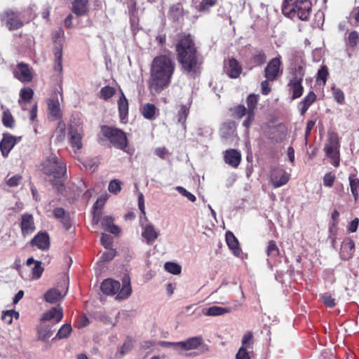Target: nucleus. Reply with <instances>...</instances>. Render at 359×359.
I'll return each mask as SVG.
<instances>
[{
    "mask_svg": "<svg viewBox=\"0 0 359 359\" xmlns=\"http://www.w3.org/2000/svg\"><path fill=\"white\" fill-rule=\"evenodd\" d=\"M231 111H232L233 116L239 119L243 118L244 116H246L248 112L247 108L242 104H239L234 107L233 108H231Z\"/></svg>",
    "mask_w": 359,
    "mask_h": 359,
    "instance_id": "36",
    "label": "nucleus"
},
{
    "mask_svg": "<svg viewBox=\"0 0 359 359\" xmlns=\"http://www.w3.org/2000/svg\"><path fill=\"white\" fill-rule=\"evenodd\" d=\"M43 271V268L41 266V262L40 261H36L34 268L32 269V278L34 279L40 278Z\"/></svg>",
    "mask_w": 359,
    "mask_h": 359,
    "instance_id": "47",
    "label": "nucleus"
},
{
    "mask_svg": "<svg viewBox=\"0 0 359 359\" xmlns=\"http://www.w3.org/2000/svg\"><path fill=\"white\" fill-rule=\"evenodd\" d=\"M335 180V175L331 172L327 173L323 177V184L325 187H331Z\"/></svg>",
    "mask_w": 359,
    "mask_h": 359,
    "instance_id": "56",
    "label": "nucleus"
},
{
    "mask_svg": "<svg viewBox=\"0 0 359 359\" xmlns=\"http://www.w3.org/2000/svg\"><path fill=\"white\" fill-rule=\"evenodd\" d=\"M290 174L282 168H275L271 173V181L275 188L280 187L287 183Z\"/></svg>",
    "mask_w": 359,
    "mask_h": 359,
    "instance_id": "11",
    "label": "nucleus"
},
{
    "mask_svg": "<svg viewBox=\"0 0 359 359\" xmlns=\"http://www.w3.org/2000/svg\"><path fill=\"white\" fill-rule=\"evenodd\" d=\"M203 339L201 337L197 336L187 339L185 341H178V347L180 349L189 351L197 348L202 344Z\"/></svg>",
    "mask_w": 359,
    "mask_h": 359,
    "instance_id": "20",
    "label": "nucleus"
},
{
    "mask_svg": "<svg viewBox=\"0 0 359 359\" xmlns=\"http://www.w3.org/2000/svg\"><path fill=\"white\" fill-rule=\"evenodd\" d=\"M236 359H251L246 347L241 346L236 354Z\"/></svg>",
    "mask_w": 359,
    "mask_h": 359,
    "instance_id": "57",
    "label": "nucleus"
},
{
    "mask_svg": "<svg viewBox=\"0 0 359 359\" xmlns=\"http://www.w3.org/2000/svg\"><path fill=\"white\" fill-rule=\"evenodd\" d=\"M175 189L182 196L187 198L191 202H194L196 201V196L192 194L191 192L186 190L184 187L177 186L175 187Z\"/></svg>",
    "mask_w": 359,
    "mask_h": 359,
    "instance_id": "53",
    "label": "nucleus"
},
{
    "mask_svg": "<svg viewBox=\"0 0 359 359\" xmlns=\"http://www.w3.org/2000/svg\"><path fill=\"white\" fill-rule=\"evenodd\" d=\"M101 243L104 247H107L112 243V237L108 234H102L101 236Z\"/></svg>",
    "mask_w": 359,
    "mask_h": 359,
    "instance_id": "62",
    "label": "nucleus"
},
{
    "mask_svg": "<svg viewBox=\"0 0 359 359\" xmlns=\"http://www.w3.org/2000/svg\"><path fill=\"white\" fill-rule=\"evenodd\" d=\"M32 245L36 247H48L49 236L46 232H40L32 240Z\"/></svg>",
    "mask_w": 359,
    "mask_h": 359,
    "instance_id": "30",
    "label": "nucleus"
},
{
    "mask_svg": "<svg viewBox=\"0 0 359 359\" xmlns=\"http://www.w3.org/2000/svg\"><path fill=\"white\" fill-rule=\"evenodd\" d=\"M120 252L116 250V248H105L100 256V261L101 262H109L113 258L119 255Z\"/></svg>",
    "mask_w": 359,
    "mask_h": 359,
    "instance_id": "34",
    "label": "nucleus"
},
{
    "mask_svg": "<svg viewBox=\"0 0 359 359\" xmlns=\"http://www.w3.org/2000/svg\"><path fill=\"white\" fill-rule=\"evenodd\" d=\"M122 182L117 179L112 180L108 187L109 192L114 194H118L121 191Z\"/></svg>",
    "mask_w": 359,
    "mask_h": 359,
    "instance_id": "43",
    "label": "nucleus"
},
{
    "mask_svg": "<svg viewBox=\"0 0 359 359\" xmlns=\"http://www.w3.org/2000/svg\"><path fill=\"white\" fill-rule=\"evenodd\" d=\"M351 193L354 197L355 201L358 198L359 195V178H357L355 175H351L348 177Z\"/></svg>",
    "mask_w": 359,
    "mask_h": 359,
    "instance_id": "33",
    "label": "nucleus"
},
{
    "mask_svg": "<svg viewBox=\"0 0 359 359\" xmlns=\"http://www.w3.org/2000/svg\"><path fill=\"white\" fill-rule=\"evenodd\" d=\"M311 0H284L282 12L290 18H297L302 20H307L311 11Z\"/></svg>",
    "mask_w": 359,
    "mask_h": 359,
    "instance_id": "4",
    "label": "nucleus"
},
{
    "mask_svg": "<svg viewBox=\"0 0 359 359\" xmlns=\"http://www.w3.org/2000/svg\"><path fill=\"white\" fill-rule=\"evenodd\" d=\"M175 69V63L172 57L161 55L154 58L148 81L152 93H159L168 88Z\"/></svg>",
    "mask_w": 359,
    "mask_h": 359,
    "instance_id": "1",
    "label": "nucleus"
},
{
    "mask_svg": "<svg viewBox=\"0 0 359 359\" xmlns=\"http://www.w3.org/2000/svg\"><path fill=\"white\" fill-rule=\"evenodd\" d=\"M259 95L255 94H250L248 96L246 102L248 111L255 112L258 104Z\"/></svg>",
    "mask_w": 359,
    "mask_h": 359,
    "instance_id": "35",
    "label": "nucleus"
},
{
    "mask_svg": "<svg viewBox=\"0 0 359 359\" xmlns=\"http://www.w3.org/2000/svg\"><path fill=\"white\" fill-rule=\"evenodd\" d=\"M116 93V90L114 87L106 86L101 88L100 92V97L104 100L111 98Z\"/></svg>",
    "mask_w": 359,
    "mask_h": 359,
    "instance_id": "41",
    "label": "nucleus"
},
{
    "mask_svg": "<svg viewBox=\"0 0 359 359\" xmlns=\"http://www.w3.org/2000/svg\"><path fill=\"white\" fill-rule=\"evenodd\" d=\"M177 60L187 73L196 72L202 64L195 43L190 34H182L176 44Z\"/></svg>",
    "mask_w": 359,
    "mask_h": 359,
    "instance_id": "2",
    "label": "nucleus"
},
{
    "mask_svg": "<svg viewBox=\"0 0 359 359\" xmlns=\"http://www.w3.org/2000/svg\"><path fill=\"white\" fill-rule=\"evenodd\" d=\"M71 11L78 16L85 15L88 11V0H72Z\"/></svg>",
    "mask_w": 359,
    "mask_h": 359,
    "instance_id": "19",
    "label": "nucleus"
},
{
    "mask_svg": "<svg viewBox=\"0 0 359 359\" xmlns=\"http://www.w3.org/2000/svg\"><path fill=\"white\" fill-rule=\"evenodd\" d=\"M39 334L41 339L46 340L52 336L53 330L50 325H47L41 327L39 331Z\"/></svg>",
    "mask_w": 359,
    "mask_h": 359,
    "instance_id": "46",
    "label": "nucleus"
},
{
    "mask_svg": "<svg viewBox=\"0 0 359 359\" xmlns=\"http://www.w3.org/2000/svg\"><path fill=\"white\" fill-rule=\"evenodd\" d=\"M2 123L6 128H13L15 125V120L8 109L3 112Z\"/></svg>",
    "mask_w": 359,
    "mask_h": 359,
    "instance_id": "37",
    "label": "nucleus"
},
{
    "mask_svg": "<svg viewBox=\"0 0 359 359\" xmlns=\"http://www.w3.org/2000/svg\"><path fill=\"white\" fill-rule=\"evenodd\" d=\"M241 160V154L236 149H229L225 151L224 161L233 168H237Z\"/></svg>",
    "mask_w": 359,
    "mask_h": 359,
    "instance_id": "22",
    "label": "nucleus"
},
{
    "mask_svg": "<svg viewBox=\"0 0 359 359\" xmlns=\"http://www.w3.org/2000/svg\"><path fill=\"white\" fill-rule=\"evenodd\" d=\"M142 236L147 241V244L151 245L157 238L158 232L155 229L154 225L147 224L143 227Z\"/></svg>",
    "mask_w": 359,
    "mask_h": 359,
    "instance_id": "24",
    "label": "nucleus"
},
{
    "mask_svg": "<svg viewBox=\"0 0 359 359\" xmlns=\"http://www.w3.org/2000/svg\"><path fill=\"white\" fill-rule=\"evenodd\" d=\"M100 288L105 294H116V299L118 300L127 299L132 293L130 278L127 274H125L122 278V287H121V283L118 281L107 278L102 283Z\"/></svg>",
    "mask_w": 359,
    "mask_h": 359,
    "instance_id": "5",
    "label": "nucleus"
},
{
    "mask_svg": "<svg viewBox=\"0 0 359 359\" xmlns=\"http://www.w3.org/2000/svg\"><path fill=\"white\" fill-rule=\"evenodd\" d=\"M189 113V109L185 105L181 106V108L178 112V122L182 123L184 126L187 118Z\"/></svg>",
    "mask_w": 359,
    "mask_h": 359,
    "instance_id": "44",
    "label": "nucleus"
},
{
    "mask_svg": "<svg viewBox=\"0 0 359 359\" xmlns=\"http://www.w3.org/2000/svg\"><path fill=\"white\" fill-rule=\"evenodd\" d=\"M132 348V344L130 341L125 342L123 346L121 347L120 353L121 355H124L128 353Z\"/></svg>",
    "mask_w": 359,
    "mask_h": 359,
    "instance_id": "63",
    "label": "nucleus"
},
{
    "mask_svg": "<svg viewBox=\"0 0 359 359\" xmlns=\"http://www.w3.org/2000/svg\"><path fill=\"white\" fill-rule=\"evenodd\" d=\"M34 92L31 88H24L21 89L20 92V100H19V103L21 105L23 110H25V104L29 102L32 97Z\"/></svg>",
    "mask_w": 359,
    "mask_h": 359,
    "instance_id": "31",
    "label": "nucleus"
},
{
    "mask_svg": "<svg viewBox=\"0 0 359 359\" xmlns=\"http://www.w3.org/2000/svg\"><path fill=\"white\" fill-rule=\"evenodd\" d=\"M316 95L314 92H309L308 95L303 99V100L299 104L301 115H304L306 112L309 107L316 101Z\"/></svg>",
    "mask_w": 359,
    "mask_h": 359,
    "instance_id": "27",
    "label": "nucleus"
},
{
    "mask_svg": "<svg viewBox=\"0 0 359 359\" xmlns=\"http://www.w3.org/2000/svg\"><path fill=\"white\" fill-rule=\"evenodd\" d=\"M41 170L49 177L51 184L61 191L63 187L62 177L67 172L65 163L55 154H50L41 163Z\"/></svg>",
    "mask_w": 359,
    "mask_h": 359,
    "instance_id": "3",
    "label": "nucleus"
},
{
    "mask_svg": "<svg viewBox=\"0 0 359 359\" xmlns=\"http://www.w3.org/2000/svg\"><path fill=\"white\" fill-rule=\"evenodd\" d=\"M20 137H16L8 133L4 134L0 142V149L3 156H7L17 142L20 140Z\"/></svg>",
    "mask_w": 359,
    "mask_h": 359,
    "instance_id": "14",
    "label": "nucleus"
},
{
    "mask_svg": "<svg viewBox=\"0 0 359 359\" xmlns=\"http://www.w3.org/2000/svg\"><path fill=\"white\" fill-rule=\"evenodd\" d=\"M101 224L106 231L114 235H117L120 232L119 228L114 224V218L111 216H104L101 220Z\"/></svg>",
    "mask_w": 359,
    "mask_h": 359,
    "instance_id": "28",
    "label": "nucleus"
},
{
    "mask_svg": "<svg viewBox=\"0 0 359 359\" xmlns=\"http://www.w3.org/2000/svg\"><path fill=\"white\" fill-rule=\"evenodd\" d=\"M164 269L166 271L173 274L178 275L182 271V267L177 263L168 262L164 264Z\"/></svg>",
    "mask_w": 359,
    "mask_h": 359,
    "instance_id": "38",
    "label": "nucleus"
},
{
    "mask_svg": "<svg viewBox=\"0 0 359 359\" xmlns=\"http://www.w3.org/2000/svg\"><path fill=\"white\" fill-rule=\"evenodd\" d=\"M224 68L227 75L232 79L238 78L242 72L241 66L234 58L229 59Z\"/></svg>",
    "mask_w": 359,
    "mask_h": 359,
    "instance_id": "18",
    "label": "nucleus"
},
{
    "mask_svg": "<svg viewBox=\"0 0 359 359\" xmlns=\"http://www.w3.org/2000/svg\"><path fill=\"white\" fill-rule=\"evenodd\" d=\"M241 305L238 301H236L232 305L226 307L212 306L207 309H204L203 313L206 316H219L235 311L237 307Z\"/></svg>",
    "mask_w": 359,
    "mask_h": 359,
    "instance_id": "10",
    "label": "nucleus"
},
{
    "mask_svg": "<svg viewBox=\"0 0 359 359\" xmlns=\"http://www.w3.org/2000/svg\"><path fill=\"white\" fill-rule=\"evenodd\" d=\"M266 60V55L263 51H259L253 56V62L257 65L264 64Z\"/></svg>",
    "mask_w": 359,
    "mask_h": 359,
    "instance_id": "54",
    "label": "nucleus"
},
{
    "mask_svg": "<svg viewBox=\"0 0 359 359\" xmlns=\"http://www.w3.org/2000/svg\"><path fill=\"white\" fill-rule=\"evenodd\" d=\"M304 76V74L302 68L299 67L287 84L289 91L292 93V100L300 97L303 94L304 87L302 85V82L303 81Z\"/></svg>",
    "mask_w": 359,
    "mask_h": 359,
    "instance_id": "8",
    "label": "nucleus"
},
{
    "mask_svg": "<svg viewBox=\"0 0 359 359\" xmlns=\"http://www.w3.org/2000/svg\"><path fill=\"white\" fill-rule=\"evenodd\" d=\"M229 250L231 254L241 259H244L247 257V254L242 251V248H229Z\"/></svg>",
    "mask_w": 359,
    "mask_h": 359,
    "instance_id": "60",
    "label": "nucleus"
},
{
    "mask_svg": "<svg viewBox=\"0 0 359 359\" xmlns=\"http://www.w3.org/2000/svg\"><path fill=\"white\" fill-rule=\"evenodd\" d=\"M332 91H333V95H334V100L339 104H344V94L343 91L339 88H337L334 87L332 88Z\"/></svg>",
    "mask_w": 359,
    "mask_h": 359,
    "instance_id": "52",
    "label": "nucleus"
},
{
    "mask_svg": "<svg viewBox=\"0 0 359 359\" xmlns=\"http://www.w3.org/2000/svg\"><path fill=\"white\" fill-rule=\"evenodd\" d=\"M351 18L354 20V25L359 26V6L353 9L351 13Z\"/></svg>",
    "mask_w": 359,
    "mask_h": 359,
    "instance_id": "61",
    "label": "nucleus"
},
{
    "mask_svg": "<svg viewBox=\"0 0 359 359\" xmlns=\"http://www.w3.org/2000/svg\"><path fill=\"white\" fill-rule=\"evenodd\" d=\"M118 107L119 116L121 122H126L128 114V102L124 94L121 92V95L118 100Z\"/></svg>",
    "mask_w": 359,
    "mask_h": 359,
    "instance_id": "26",
    "label": "nucleus"
},
{
    "mask_svg": "<svg viewBox=\"0 0 359 359\" xmlns=\"http://www.w3.org/2000/svg\"><path fill=\"white\" fill-rule=\"evenodd\" d=\"M328 76V69L326 66H323L318 72L317 81H321L323 85L325 84Z\"/></svg>",
    "mask_w": 359,
    "mask_h": 359,
    "instance_id": "49",
    "label": "nucleus"
},
{
    "mask_svg": "<svg viewBox=\"0 0 359 359\" xmlns=\"http://www.w3.org/2000/svg\"><path fill=\"white\" fill-rule=\"evenodd\" d=\"M216 4V0H202L199 6L200 11L208 10L211 6Z\"/></svg>",
    "mask_w": 359,
    "mask_h": 359,
    "instance_id": "55",
    "label": "nucleus"
},
{
    "mask_svg": "<svg viewBox=\"0 0 359 359\" xmlns=\"http://www.w3.org/2000/svg\"><path fill=\"white\" fill-rule=\"evenodd\" d=\"M20 228L22 233L25 236L30 234L35 230L34 217L32 215L25 213L21 216Z\"/></svg>",
    "mask_w": 359,
    "mask_h": 359,
    "instance_id": "16",
    "label": "nucleus"
},
{
    "mask_svg": "<svg viewBox=\"0 0 359 359\" xmlns=\"http://www.w3.org/2000/svg\"><path fill=\"white\" fill-rule=\"evenodd\" d=\"M13 318H18L19 313L15 310H7L3 312L2 319L7 321L8 324L12 323Z\"/></svg>",
    "mask_w": 359,
    "mask_h": 359,
    "instance_id": "45",
    "label": "nucleus"
},
{
    "mask_svg": "<svg viewBox=\"0 0 359 359\" xmlns=\"http://www.w3.org/2000/svg\"><path fill=\"white\" fill-rule=\"evenodd\" d=\"M69 142L74 152L80 150L82 147L83 133L77 128L71 126L68 131Z\"/></svg>",
    "mask_w": 359,
    "mask_h": 359,
    "instance_id": "12",
    "label": "nucleus"
},
{
    "mask_svg": "<svg viewBox=\"0 0 359 359\" xmlns=\"http://www.w3.org/2000/svg\"><path fill=\"white\" fill-rule=\"evenodd\" d=\"M63 317L62 309L61 308L54 307L45 313L42 318V320H54L55 323L60 322Z\"/></svg>",
    "mask_w": 359,
    "mask_h": 359,
    "instance_id": "25",
    "label": "nucleus"
},
{
    "mask_svg": "<svg viewBox=\"0 0 359 359\" xmlns=\"http://www.w3.org/2000/svg\"><path fill=\"white\" fill-rule=\"evenodd\" d=\"M339 149V142L337 135L334 133H330L324 150L326 155L331 158V163L335 167L339 166L340 162Z\"/></svg>",
    "mask_w": 359,
    "mask_h": 359,
    "instance_id": "6",
    "label": "nucleus"
},
{
    "mask_svg": "<svg viewBox=\"0 0 359 359\" xmlns=\"http://www.w3.org/2000/svg\"><path fill=\"white\" fill-rule=\"evenodd\" d=\"M48 111L50 116L55 119H59L61 117V111L57 99H50L48 100Z\"/></svg>",
    "mask_w": 359,
    "mask_h": 359,
    "instance_id": "29",
    "label": "nucleus"
},
{
    "mask_svg": "<svg viewBox=\"0 0 359 359\" xmlns=\"http://www.w3.org/2000/svg\"><path fill=\"white\" fill-rule=\"evenodd\" d=\"M1 20L5 23L10 31L20 29L23 26V22L19 14L11 9H7L1 13Z\"/></svg>",
    "mask_w": 359,
    "mask_h": 359,
    "instance_id": "9",
    "label": "nucleus"
},
{
    "mask_svg": "<svg viewBox=\"0 0 359 359\" xmlns=\"http://www.w3.org/2000/svg\"><path fill=\"white\" fill-rule=\"evenodd\" d=\"M252 338L253 334L252 332H247L246 333H245L241 340L242 346L246 347V348H250Z\"/></svg>",
    "mask_w": 359,
    "mask_h": 359,
    "instance_id": "51",
    "label": "nucleus"
},
{
    "mask_svg": "<svg viewBox=\"0 0 359 359\" xmlns=\"http://www.w3.org/2000/svg\"><path fill=\"white\" fill-rule=\"evenodd\" d=\"M282 253L284 254L283 248H267L266 255L269 264L277 265L283 261L285 262L287 258L282 255Z\"/></svg>",
    "mask_w": 359,
    "mask_h": 359,
    "instance_id": "17",
    "label": "nucleus"
},
{
    "mask_svg": "<svg viewBox=\"0 0 359 359\" xmlns=\"http://www.w3.org/2000/svg\"><path fill=\"white\" fill-rule=\"evenodd\" d=\"M226 242L228 245V247H238V241L235 237L233 233L231 231H227L226 233Z\"/></svg>",
    "mask_w": 359,
    "mask_h": 359,
    "instance_id": "48",
    "label": "nucleus"
},
{
    "mask_svg": "<svg viewBox=\"0 0 359 359\" xmlns=\"http://www.w3.org/2000/svg\"><path fill=\"white\" fill-rule=\"evenodd\" d=\"M141 114L147 120H155L159 115V109L151 103L144 104L140 109Z\"/></svg>",
    "mask_w": 359,
    "mask_h": 359,
    "instance_id": "21",
    "label": "nucleus"
},
{
    "mask_svg": "<svg viewBox=\"0 0 359 359\" xmlns=\"http://www.w3.org/2000/svg\"><path fill=\"white\" fill-rule=\"evenodd\" d=\"M353 248H340L339 255L342 259L347 260L353 255Z\"/></svg>",
    "mask_w": 359,
    "mask_h": 359,
    "instance_id": "58",
    "label": "nucleus"
},
{
    "mask_svg": "<svg viewBox=\"0 0 359 359\" xmlns=\"http://www.w3.org/2000/svg\"><path fill=\"white\" fill-rule=\"evenodd\" d=\"M72 330V326L70 324H64L58 330L55 337L57 339H66L69 337V334Z\"/></svg>",
    "mask_w": 359,
    "mask_h": 359,
    "instance_id": "39",
    "label": "nucleus"
},
{
    "mask_svg": "<svg viewBox=\"0 0 359 359\" xmlns=\"http://www.w3.org/2000/svg\"><path fill=\"white\" fill-rule=\"evenodd\" d=\"M359 43V34L356 31H352L348 34L346 43L348 46L355 48Z\"/></svg>",
    "mask_w": 359,
    "mask_h": 359,
    "instance_id": "40",
    "label": "nucleus"
},
{
    "mask_svg": "<svg viewBox=\"0 0 359 359\" xmlns=\"http://www.w3.org/2000/svg\"><path fill=\"white\" fill-rule=\"evenodd\" d=\"M320 297L322 302L330 308H332L335 306V299L332 298L329 294L325 293L320 294Z\"/></svg>",
    "mask_w": 359,
    "mask_h": 359,
    "instance_id": "50",
    "label": "nucleus"
},
{
    "mask_svg": "<svg viewBox=\"0 0 359 359\" xmlns=\"http://www.w3.org/2000/svg\"><path fill=\"white\" fill-rule=\"evenodd\" d=\"M67 290V287H65L62 292L55 288L50 289L44 294V299L48 303L55 304L66 295Z\"/></svg>",
    "mask_w": 359,
    "mask_h": 359,
    "instance_id": "23",
    "label": "nucleus"
},
{
    "mask_svg": "<svg viewBox=\"0 0 359 359\" xmlns=\"http://www.w3.org/2000/svg\"><path fill=\"white\" fill-rule=\"evenodd\" d=\"M54 55L55 57V70L61 72L62 71V49L61 45L55 48Z\"/></svg>",
    "mask_w": 359,
    "mask_h": 359,
    "instance_id": "32",
    "label": "nucleus"
},
{
    "mask_svg": "<svg viewBox=\"0 0 359 359\" xmlns=\"http://www.w3.org/2000/svg\"><path fill=\"white\" fill-rule=\"evenodd\" d=\"M22 180V177L20 175H15L11 177H9V175H8L5 178V182L9 187L13 188L18 187L21 183Z\"/></svg>",
    "mask_w": 359,
    "mask_h": 359,
    "instance_id": "42",
    "label": "nucleus"
},
{
    "mask_svg": "<svg viewBox=\"0 0 359 359\" xmlns=\"http://www.w3.org/2000/svg\"><path fill=\"white\" fill-rule=\"evenodd\" d=\"M267 79L261 83L262 93L264 95H268L271 91V88L269 87V83Z\"/></svg>",
    "mask_w": 359,
    "mask_h": 359,
    "instance_id": "64",
    "label": "nucleus"
},
{
    "mask_svg": "<svg viewBox=\"0 0 359 359\" xmlns=\"http://www.w3.org/2000/svg\"><path fill=\"white\" fill-rule=\"evenodd\" d=\"M280 57H275L270 60L264 70L265 77L268 81H273L277 78L280 73Z\"/></svg>",
    "mask_w": 359,
    "mask_h": 359,
    "instance_id": "13",
    "label": "nucleus"
},
{
    "mask_svg": "<svg viewBox=\"0 0 359 359\" xmlns=\"http://www.w3.org/2000/svg\"><path fill=\"white\" fill-rule=\"evenodd\" d=\"M246 119L243 121V126L248 129L255 120V112L248 111L246 114Z\"/></svg>",
    "mask_w": 359,
    "mask_h": 359,
    "instance_id": "59",
    "label": "nucleus"
},
{
    "mask_svg": "<svg viewBox=\"0 0 359 359\" xmlns=\"http://www.w3.org/2000/svg\"><path fill=\"white\" fill-rule=\"evenodd\" d=\"M102 131L103 135L118 149H124L127 147V138L122 130L114 128L103 126Z\"/></svg>",
    "mask_w": 359,
    "mask_h": 359,
    "instance_id": "7",
    "label": "nucleus"
},
{
    "mask_svg": "<svg viewBox=\"0 0 359 359\" xmlns=\"http://www.w3.org/2000/svg\"><path fill=\"white\" fill-rule=\"evenodd\" d=\"M13 74L17 79L23 83L29 82L32 79V73L29 66L24 63L18 64Z\"/></svg>",
    "mask_w": 359,
    "mask_h": 359,
    "instance_id": "15",
    "label": "nucleus"
}]
</instances>
